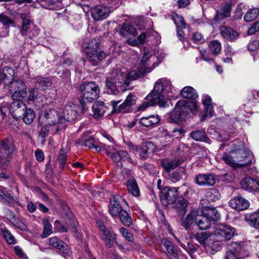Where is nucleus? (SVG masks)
Masks as SVG:
<instances>
[{"label":"nucleus","instance_id":"45","mask_svg":"<svg viewBox=\"0 0 259 259\" xmlns=\"http://www.w3.org/2000/svg\"><path fill=\"white\" fill-rule=\"evenodd\" d=\"M151 57L148 51L144 50L143 57L139 65V67L143 69L147 72H149L152 70V68L150 67L149 64L148 63Z\"/></svg>","mask_w":259,"mask_h":259},{"label":"nucleus","instance_id":"44","mask_svg":"<svg viewBox=\"0 0 259 259\" xmlns=\"http://www.w3.org/2000/svg\"><path fill=\"white\" fill-rule=\"evenodd\" d=\"M127 188L129 193L135 196H138L140 190L138 184L134 179H130L127 182Z\"/></svg>","mask_w":259,"mask_h":259},{"label":"nucleus","instance_id":"13","mask_svg":"<svg viewBox=\"0 0 259 259\" xmlns=\"http://www.w3.org/2000/svg\"><path fill=\"white\" fill-rule=\"evenodd\" d=\"M178 196V193L176 188H172L170 189L166 187L161 192L160 200L162 205L167 206L175 202Z\"/></svg>","mask_w":259,"mask_h":259},{"label":"nucleus","instance_id":"3","mask_svg":"<svg viewBox=\"0 0 259 259\" xmlns=\"http://www.w3.org/2000/svg\"><path fill=\"white\" fill-rule=\"evenodd\" d=\"M84 48L88 61L94 66L98 65L107 56V54L100 49V43L95 38L90 40Z\"/></svg>","mask_w":259,"mask_h":259},{"label":"nucleus","instance_id":"55","mask_svg":"<svg viewBox=\"0 0 259 259\" xmlns=\"http://www.w3.org/2000/svg\"><path fill=\"white\" fill-rule=\"evenodd\" d=\"M1 231L3 236L9 244H13L16 243L15 237L8 230L2 229Z\"/></svg>","mask_w":259,"mask_h":259},{"label":"nucleus","instance_id":"12","mask_svg":"<svg viewBox=\"0 0 259 259\" xmlns=\"http://www.w3.org/2000/svg\"><path fill=\"white\" fill-rule=\"evenodd\" d=\"M235 229L227 225H219L215 229L214 235L220 239H230L235 234Z\"/></svg>","mask_w":259,"mask_h":259},{"label":"nucleus","instance_id":"9","mask_svg":"<svg viewBox=\"0 0 259 259\" xmlns=\"http://www.w3.org/2000/svg\"><path fill=\"white\" fill-rule=\"evenodd\" d=\"M163 78L159 79L155 83L153 92L148 95V98H152L160 107H165L167 106V102L163 100L162 92L163 90Z\"/></svg>","mask_w":259,"mask_h":259},{"label":"nucleus","instance_id":"28","mask_svg":"<svg viewBox=\"0 0 259 259\" xmlns=\"http://www.w3.org/2000/svg\"><path fill=\"white\" fill-rule=\"evenodd\" d=\"M33 79L36 88L42 91L46 90L52 84L51 79L49 77L37 76L34 77Z\"/></svg>","mask_w":259,"mask_h":259},{"label":"nucleus","instance_id":"7","mask_svg":"<svg viewBox=\"0 0 259 259\" xmlns=\"http://www.w3.org/2000/svg\"><path fill=\"white\" fill-rule=\"evenodd\" d=\"M9 87L12 99H24L27 97V86L23 80L16 79Z\"/></svg>","mask_w":259,"mask_h":259},{"label":"nucleus","instance_id":"31","mask_svg":"<svg viewBox=\"0 0 259 259\" xmlns=\"http://www.w3.org/2000/svg\"><path fill=\"white\" fill-rule=\"evenodd\" d=\"M229 165L234 169L237 170L240 169L247 174H253L256 172L255 168L251 167V163H248L247 164H241L239 163H228Z\"/></svg>","mask_w":259,"mask_h":259},{"label":"nucleus","instance_id":"8","mask_svg":"<svg viewBox=\"0 0 259 259\" xmlns=\"http://www.w3.org/2000/svg\"><path fill=\"white\" fill-rule=\"evenodd\" d=\"M97 225L100 230L103 240L107 247H111L116 243V235L111 228H107L101 221H97Z\"/></svg>","mask_w":259,"mask_h":259},{"label":"nucleus","instance_id":"38","mask_svg":"<svg viewBox=\"0 0 259 259\" xmlns=\"http://www.w3.org/2000/svg\"><path fill=\"white\" fill-rule=\"evenodd\" d=\"M195 223L201 230H206L210 226V221L204 214L195 218Z\"/></svg>","mask_w":259,"mask_h":259},{"label":"nucleus","instance_id":"63","mask_svg":"<svg viewBox=\"0 0 259 259\" xmlns=\"http://www.w3.org/2000/svg\"><path fill=\"white\" fill-rule=\"evenodd\" d=\"M39 131V138L42 143H44L46 142V138L48 136L49 131L46 126H42Z\"/></svg>","mask_w":259,"mask_h":259},{"label":"nucleus","instance_id":"6","mask_svg":"<svg viewBox=\"0 0 259 259\" xmlns=\"http://www.w3.org/2000/svg\"><path fill=\"white\" fill-rule=\"evenodd\" d=\"M1 146L4 151H0V160L6 162L13 160L16 154L12 138L10 137L4 140L1 143Z\"/></svg>","mask_w":259,"mask_h":259},{"label":"nucleus","instance_id":"22","mask_svg":"<svg viewBox=\"0 0 259 259\" xmlns=\"http://www.w3.org/2000/svg\"><path fill=\"white\" fill-rule=\"evenodd\" d=\"M195 181L200 186H213L216 183V179L211 174H201L197 176Z\"/></svg>","mask_w":259,"mask_h":259},{"label":"nucleus","instance_id":"52","mask_svg":"<svg viewBox=\"0 0 259 259\" xmlns=\"http://www.w3.org/2000/svg\"><path fill=\"white\" fill-rule=\"evenodd\" d=\"M118 215H119L120 220L124 225L130 226L132 224V219L125 210L121 211Z\"/></svg>","mask_w":259,"mask_h":259},{"label":"nucleus","instance_id":"62","mask_svg":"<svg viewBox=\"0 0 259 259\" xmlns=\"http://www.w3.org/2000/svg\"><path fill=\"white\" fill-rule=\"evenodd\" d=\"M122 25L123 29L125 30L127 33L133 36H136L137 34V30L133 25L126 23H123Z\"/></svg>","mask_w":259,"mask_h":259},{"label":"nucleus","instance_id":"35","mask_svg":"<svg viewBox=\"0 0 259 259\" xmlns=\"http://www.w3.org/2000/svg\"><path fill=\"white\" fill-rule=\"evenodd\" d=\"M214 236L211 235L210 239H207V243L206 245H205V249L208 251H210L211 253L221 249V245L220 242L218 241H214Z\"/></svg>","mask_w":259,"mask_h":259},{"label":"nucleus","instance_id":"32","mask_svg":"<svg viewBox=\"0 0 259 259\" xmlns=\"http://www.w3.org/2000/svg\"><path fill=\"white\" fill-rule=\"evenodd\" d=\"M160 121V118L157 115L143 117L139 120V123L146 127L151 126Z\"/></svg>","mask_w":259,"mask_h":259},{"label":"nucleus","instance_id":"56","mask_svg":"<svg viewBox=\"0 0 259 259\" xmlns=\"http://www.w3.org/2000/svg\"><path fill=\"white\" fill-rule=\"evenodd\" d=\"M211 236L206 232H202L197 234L196 239L205 248V245L206 246L207 243V239H210Z\"/></svg>","mask_w":259,"mask_h":259},{"label":"nucleus","instance_id":"16","mask_svg":"<svg viewBox=\"0 0 259 259\" xmlns=\"http://www.w3.org/2000/svg\"><path fill=\"white\" fill-rule=\"evenodd\" d=\"M156 146L152 142L145 143L141 147L137 150L136 155H138L141 160H146L150 157L155 151Z\"/></svg>","mask_w":259,"mask_h":259},{"label":"nucleus","instance_id":"23","mask_svg":"<svg viewBox=\"0 0 259 259\" xmlns=\"http://www.w3.org/2000/svg\"><path fill=\"white\" fill-rule=\"evenodd\" d=\"M241 184L243 189L250 192L259 191V181L251 177L242 180Z\"/></svg>","mask_w":259,"mask_h":259},{"label":"nucleus","instance_id":"46","mask_svg":"<svg viewBox=\"0 0 259 259\" xmlns=\"http://www.w3.org/2000/svg\"><path fill=\"white\" fill-rule=\"evenodd\" d=\"M181 96L186 99V100H182L183 101H192L194 103V89L191 87H184L181 92Z\"/></svg>","mask_w":259,"mask_h":259},{"label":"nucleus","instance_id":"61","mask_svg":"<svg viewBox=\"0 0 259 259\" xmlns=\"http://www.w3.org/2000/svg\"><path fill=\"white\" fill-rule=\"evenodd\" d=\"M147 98L148 100H149V101L143 102L139 107V110H144L149 106H152L154 104H157V103L156 102H154V100H153L152 98H148L147 96Z\"/></svg>","mask_w":259,"mask_h":259},{"label":"nucleus","instance_id":"26","mask_svg":"<svg viewBox=\"0 0 259 259\" xmlns=\"http://www.w3.org/2000/svg\"><path fill=\"white\" fill-rule=\"evenodd\" d=\"M174 23L177 27V35L180 40L183 41L184 39V32L183 29L186 28V23L182 16L175 14L173 16Z\"/></svg>","mask_w":259,"mask_h":259},{"label":"nucleus","instance_id":"48","mask_svg":"<svg viewBox=\"0 0 259 259\" xmlns=\"http://www.w3.org/2000/svg\"><path fill=\"white\" fill-rule=\"evenodd\" d=\"M116 82H114V80L110 77H108L106 80V85L108 90V92L113 95L118 94L119 91L117 89Z\"/></svg>","mask_w":259,"mask_h":259},{"label":"nucleus","instance_id":"5","mask_svg":"<svg viewBox=\"0 0 259 259\" xmlns=\"http://www.w3.org/2000/svg\"><path fill=\"white\" fill-rule=\"evenodd\" d=\"M101 150L103 149L106 151L107 155L114 161V162L130 161L132 160L131 156L126 151L120 150L116 152H113L114 150V142L108 143H100Z\"/></svg>","mask_w":259,"mask_h":259},{"label":"nucleus","instance_id":"10","mask_svg":"<svg viewBox=\"0 0 259 259\" xmlns=\"http://www.w3.org/2000/svg\"><path fill=\"white\" fill-rule=\"evenodd\" d=\"M75 144L82 147H88L89 149L93 152H99L101 150L100 142L93 136H87L84 133L81 137L75 141Z\"/></svg>","mask_w":259,"mask_h":259},{"label":"nucleus","instance_id":"64","mask_svg":"<svg viewBox=\"0 0 259 259\" xmlns=\"http://www.w3.org/2000/svg\"><path fill=\"white\" fill-rule=\"evenodd\" d=\"M248 49L249 51L255 52L259 50V40H253L248 45Z\"/></svg>","mask_w":259,"mask_h":259},{"label":"nucleus","instance_id":"33","mask_svg":"<svg viewBox=\"0 0 259 259\" xmlns=\"http://www.w3.org/2000/svg\"><path fill=\"white\" fill-rule=\"evenodd\" d=\"M231 10V5L226 4L223 6L219 11L217 12V15L214 17L215 21H219L222 19L229 17L230 16V12Z\"/></svg>","mask_w":259,"mask_h":259},{"label":"nucleus","instance_id":"59","mask_svg":"<svg viewBox=\"0 0 259 259\" xmlns=\"http://www.w3.org/2000/svg\"><path fill=\"white\" fill-rule=\"evenodd\" d=\"M0 22L3 23L4 26H10V25L13 26L14 25L13 20L3 14L0 15Z\"/></svg>","mask_w":259,"mask_h":259},{"label":"nucleus","instance_id":"37","mask_svg":"<svg viewBox=\"0 0 259 259\" xmlns=\"http://www.w3.org/2000/svg\"><path fill=\"white\" fill-rule=\"evenodd\" d=\"M109 77L117 83H121L122 81L124 82L126 78V73L122 72L118 68H115L112 70Z\"/></svg>","mask_w":259,"mask_h":259},{"label":"nucleus","instance_id":"17","mask_svg":"<svg viewBox=\"0 0 259 259\" xmlns=\"http://www.w3.org/2000/svg\"><path fill=\"white\" fill-rule=\"evenodd\" d=\"M80 107L75 104L69 103L64 107L62 117L66 121H72L76 119L78 115V110Z\"/></svg>","mask_w":259,"mask_h":259},{"label":"nucleus","instance_id":"14","mask_svg":"<svg viewBox=\"0 0 259 259\" xmlns=\"http://www.w3.org/2000/svg\"><path fill=\"white\" fill-rule=\"evenodd\" d=\"M23 100L13 99V101L10 106V111L14 118L18 119L21 118L25 113L27 108Z\"/></svg>","mask_w":259,"mask_h":259},{"label":"nucleus","instance_id":"11","mask_svg":"<svg viewBox=\"0 0 259 259\" xmlns=\"http://www.w3.org/2000/svg\"><path fill=\"white\" fill-rule=\"evenodd\" d=\"M135 96L133 94H130L126 98L123 103L117 105L120 102V101H112L111 104L112 107V111L114 113L125 112L128 110L130 108L134 105L136 103Z\"/></svg>","mask_w":259,"mask_h":259},{"label":"nucleus","instance_id":"4","mask_svg":"<svg viewBox=\"0 0 259 259\" xmlns=\"http://www.w3.org/2000/svg\"><path fill=\"white\" fill-rule=\"evenodd\" d=\"M82 95L79 99V102L82 106V110L86 109L85 102H91L97 99L99 97L100 90L97 84L94 82H86L80 87Z\"/></svg>","mask_w":259,"mask_h":259},{"label":"nucleus","instance_id":"34","mask_svg":"<svg viewBox=\"0 0 259 259\" xmlns=\"http://www.w3.org/2000/svg\"><path fill=\"white\" fill-rule=\"evenodd\" d=\"M244 220L254 228H259V212L248 213L245 215Z\"/></svg>","mask_w":259,"mask_h":259},{"label":"nucleus","instance_id":"18","mask_svg":"<svg viewBox=\"0 0 259 259\" xmlns=\"http://www.w3.org/2000/svg\"><path fill=\"white\" fill-rule=\"evenodd\" d=\"M110 11L109 8L102 5L96 6L92 9L91 16L95 21H99L107 18Z\"/></svg>","mask_w":259,"mask_h":259},{"label":"nucleus","instance_id":"41","mask_svg":"<svg viewBox=\"0 0 259 259\" xmlns=\"http://www.w3.org/2000/svg\"><path fill=\"white\" fill-rule=\"evenodd\" d=\"M73 221L74 220H69V222L66 221L65 224H62L59 221H56L54 223L55 231L59 233L67 232Z\"/></svg>","mask_w":259,"mask_h":259},{"label":"nucleus","instance_id":"53","mask_svg":"<svg viewBox=\"0 0 259 259\" xmlns=\"http://www.w3.org/2000/svg\"><path fill=\"white\" fill-rule=\"evenodd\" d=\"M12 218L10 220L11 222L14 224L16 227L20 230H24L26 228L25 224L12 212Z\"/></svg>","mask_w":259,"mask_h":259},{"label":"nucleus","instance_id":"24","mask_svg":"<svg viewBox=\"0 0 259 259\" xmlns=\"http://www.w3.org/2000/svg\"><path fill=\"white\" fill-rule=\"evenodd\" d=\"M49 244L59 249L64 253H67L69 251L68 245L56 237H52L49 239Z\"/></svg>","mask_w":259,"mask_h":259},{"label":"nucleus","instance_id":"25","mask_svg":"<svg viewBox=\"0 0 259 259\" xmlns=\"http://www.w3.org/2000/svg\"><path fill=\"white\" fill-rule=\"evenodd\" d=\"M147 72L139 66L138 68V71L132 70L128 74H126V78L124 80V84L127 87L129 85L131 80H135L140 77H143Z\"/></svg>","mask_w":259,"mask_h":259},{"label":"nucleus","instance_id":"36","mask_svg":"<svg viewBox=\"0 0 259 259\" xmlns=\"http://www.w3.org/2000/svg\"><path fill=\"white\" fill-rule=\"evenodd\" d=\"M203 212L210 221H217L220 218V214L215 207L205 208Z\"/></svg>","mask_w":259,"mask_h":259},{"label":"nucleus","instance_id":"47","mask_svg":"<svg viewBox=\"0 0 259 259\" xmlns=\"http://www.w3.org/2000/svg\"><path fill=\"white\" fill-rule=\"evenodd\" d=\"M35 117V114L32 109H26L24 115L21 117L23 121L27 124H30Z\"/></svg>","mask_w":259,"mask_h":259},{"label":"nucleus","instance_id":"30","mask_svg":"<svg viewBox=\"0 0 259 259\" xmlns=\"http://www.w3.org/2000/svg\"><path fill=\"white\" fill-rule=\"evenodd\" d=\"M107 108L103 101L95 102L92 106L93 116L96 118H100L103 116Z\"/></svg>","mask_w":259,"mask_h":259},{"label":"nucleus","instance_id":"29","mask_svg":"<svg viewBox=\"0 0 259 259\" xmlns=\"http://www.w3.org/2000/svg\"><path fill=\"white\" fill-rule=\"evenodd\" d=\"M123 210L117 197H113L111 199L110 204L109 205V212L112 216L116 217Z\"/></svg>","mask_w":259,"mask_h":259},{"label":"nucleus","instance_id":"40","mask_svg":"<svg viewBox=\"0 0 259 259\" xmlns=\"http://www.w3.org/2000/svg\"><path fill=\"white\" fill-rule=\"evenodd\" d=\"M161 243L167 250L168 253L176 258H178L179 254L177 249L171 241L165 239L161 241Z\"/></svg>","mask_w":259,"mask_h":259},{"label":"nucleus","instance_id":"1","mask_svg":"<svg viewBox=\"0 0 259 259\" xmlns=\"http://www.w3.org/2000/svg\"><path fill=\"white\" fill-rule=\"evenodd\" d=\"M194 111V103L192 101H179L174 109L167 114V120L169 123H178L185 120L189 113Z\"/></svg>","mask_w":259,"mask_h":259},{"label":"nucleus","instance_id":"51","mask_svg":"<svg viewBox=\"0 0 259 259\" xmlns=\"http://www.w3.org/2000/svg\"><path fill=\"white\" fill-rule=\"evenodd\" d=\"M208 47L210 51L214 55H218L222 49L221 43L218 40H214L210 42Z\"/></svg>","mask_w":259,"mask_h":259},{"label":"nucleus","instance_id":"50","mask_svg":"<svg viewBox=\"0 0 259 259\" xmlns=\"http://www.w3.org/2000/svg\"><path fill=\"white\" fill-rule=\"evenodd\" d=\"M259 14V10L257 8L250 9L246 13L244 19L246 22H251L254 20Z\"/></svg>","mask_w":259,"mask_h":259},{"label":"nucleus","instance_id":"21","mask_svg":"<svg viewBox=\"0 0 259 259\" xmlns=\"http://www.w3.org/2000/svg\"><path fill=\"white\" fill-rule=\"evenodd\" d=\"M28 100L40 103L41 105L46 103L47 98L40 89L35 88L32 89L29 92Z\"/></svg>","mask_w":259,"mask_h":259},{"label":"nucleus","instance_id":"49","mask_svg":"<svg viewBox=\"0 0 259 259\" xmlns=\"http://www.w3.org/2000/svg\"><path fill=\"white\" fill-rule=\"evenodd\" d=\"M206 197L208 201L213 202L219 199L220 194L217 189L212 188L207 191Z\"/></svg>","mask_w":259,"mask_h":259},{"label":"nucleus","instance_id":"43","mask_svg":"<svg viewBox=\"0 0 259 259\" xmlns=\"http://www.w3.org/2000/svg\"><path fill=\"white\" fill-rule=\"evenodd\" d=\"M194 223V210L192 207H191V210L189 213L187 215L185 219L182 221L183 226L187 230H190L191 225Z\"/></svg>","mask_w":259,"mask_h":259},{"label":"nucleus","instance_id":"2","mask_svg":"<svg viewBox=\"0 0 259 259\" xmlns=\"http://www.w3.org/2000/svg\"><path fill=\"white\" fill-rule=\"evenodd\" d=\"M39 123L41 126H54L56 133L64 131L66 127L65 120L54 109H47L40 112Z\"/></svg>","mask_w":259,"mask_h":259},{"label":"nucleus","instance_id":"39","mask_svg":"<svg viewBox=\"0 0 259 259\" xmlns=\"http://www.w3.org/2000/svg\"><path fill=\"white\" fill-rule=\"evenodd\" d=\"M20 17L22 20L21 26L19 27L20 32L22 35L25 36L29 29L31 20L28 17L23 14H21Z\"/></svg>","mask_w":259,"mask_h":259},{"label":"nucleus","instance_id":"60","mask_svg":"<svg viewBox=\"0 0 259 259\" xmlns=\"http://www.w3.org/2000/svg\"><path fill=\"white\" fill-rule=\"evenodd\" d=\"M119 232L128 242H132L134 240V237L132 233L129 232L127 229L123 227L119 228Z\"/></svg>","mask_w":259,"mask_h":259},{"label":"nucleus","instance_id":"57","mask_svg":"<svg viewBox=\"0 0 259 259\" xmlns=\"http://www.w3.org/2000/svg\"><path fill=\"white\" fill-rule=\"evenodd\" d=\"M184 170L182 169H177L173 172L170 176V180L174 183L180 181L182 177Z\"/></svg>","mask_w":259,"mask_h":259},{"label":"nucleus","instance_id":"42","mask_svg":"<svg viewBox=\"0 0 259 259\" xmlns=\"http://www.w3.org/2000/svg\"><path fill=\"white\" fill-rule=\"evenodd\" d=\"M191 206L188 203V202L183 198L180 199L176 204V209L178 213L184 215L187 211V210Z\"/></svg>","mask_w":259,"mask_h":259},{"label":"nucleus","instance_id":"20","mask_svg":"<svg viewBox=\"0 0 259 259\" xmlns=\"http://www.w3.org/2000/svg\"><path fill=\"white\" fill-rule=\"evenodd\" d=\"M229 205L238 211L244 210L249 206L248 201L241 196H237L232 199L229 202Z\"/></svg>","mask_w":259,"mask_h":259},{"label":"nucleus","instance_id":"54","mask_svg":"<svg viewBox=\"0 0 259 259\" xmlns=\"http://www.w3.org/2000/svg\"><path fill=\"white\" fill-rule=\"evenodd\" d=\"M44 230L41 235L42 238H46L52 232V227L48 219L43 220Z\"/></svg>","mask_w":259,"mask_h":259},{"label":"nucleus","instance_id":"58","mask_svg":"<svg viewBox=\"0 0 259 259\" xmlns=\"http://www.w3.org/2000/svg\"><path fill=\"white\" fill-rule=\"evenodd\" d=\"M228 251L234 252L237 255L241 249V244L240 243L232 242L228 245Z\"/></svg>","mask_w":259,"mask_h":259},{"label":"nucleus","instance_id":"27","mask_svg":"<svg viewBox=\"0 0 259 259\" xmlns=\"http://www.w3.org/2000/svg\"><path fill=\"white\" fill-rule=\"evenodd\" d=\"M220 33L225 39L231 41L237 39L239 36V34L236 31L225 26L221 27Z\"/></svg>","mask_w":259,"mask_h":259},{"label":"nucleus","instance_id":"15","mask_svg":"<svg viewBox=\"0 0 259 259\" xmlns=\"http://www.w3.org/2000/svg\"><path fill=\"white\" fill-rule=\"evenodd\" d=\"M202 102L204 106V110L199 115L201 122L204 121L207 116L212 117L213 115L214 110L211 97L207 95H203L202 99Z\"/></svg>","mask_w":259,"mask_h":259},{"label":"nucleus","instance_id":"19","mask_svg":"<svg viewBox=\"0 0 259 259\" xmlns=\"http://www.w3.org/2000/svg\"><path fill=\"white\" fill-rule=\"evenodd\" d=\"M15 75L14 70L10 68L6 67L2 71H0L1 82H3L5 85H10L14 80Z\"/></svg>","mask_w":259,"mask_h":259}]
</instances>
